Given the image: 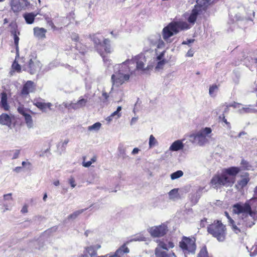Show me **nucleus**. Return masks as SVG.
<instances>
[{
	"label": "nucleus",
	"mask_w": 257,
	"mask_h": 257,
	"mask_svg": "<svg viewBox=\"0 0 257 257\" xmlns=\"http://www.w3.org/2000/svg\"><path fill=\"white\" fill-rule=\"evenodd\" d=\"M133 64V61H125L114 66L113 73L111 77L113 87H118L129 81L135 74V70L132 69L131 66Z\"/></svg>",
	"instance_id": "nucleus-1"
},
{
	"label": "nucleus",
	"mask_w": 257,
	"mask_h": 257,
	"mask_svg": "<svg viewBox=\"0 0 257 257\" xmlns=\"http://www.w3.org/2000/svg\"><path fill=\"white\" fill-rule=\"evenodd\" d=\"M238 167H232L222 170L220 174L214 176L211 180V185L216 189L222 186L229 187L232 186L235 181V177L240 172Z\"/></svg>",
	"instance_id": "nucleus-2"
},
{
	"label": "nucleus",
	"mask_w": 257,
	"mask_h": 257,
	"mask_svg": "<svg viewBox=\"0 0 257 257\" xmlns=\"http://www.w3.org/2000/svg\"><path fill=\"white\" fill-rule=\"evenodd\" d=\"M190 26L185 22L178 21L170 23L162 31L163 39L167 43H171V37L181 30L188 29Z\"/></svg>",
	"instance_id": "nucleus-3"
},
{
	"label": "nucleus",
	"mask_w": 257,
	"mask_h": 257,
	"mask_svg": "<svg viewBox=\"0 0 257 257\" xmlns=\"http://www.w3.org/2000/svg\"><path fill=\"white\" fill-rule=\"evenodd\" d=\"M212 130L210 127H206L196 132L191 133L187 136L189 141L200 146H204L208 142L207 138L212 136Z\"/></svg>",
	"instance_id": "nucleus-4"
},
{
	"label": "nucleus",
	"mask_w": 257,
	"mask_h": 257,
	"mask_svg": "<svg viewBox=\"0 0 257 257\" xmlns=\"http://www.w3.org/2000/svg\"><path fill=\"white\" fill-rule=\"evenodd\" d=\"M179 247L185 257L194 255L197 248L195 238L193 236L187 237L183 236L179 242Z\"/></svg>",
	"instance_id": "nucleus-5"
},
{
	"label": "nucleus",
	"mask_w": 257,
	"mask_h": 257,
	"mask_svg": "<svg viewBox=\"0 0 257 257\" xmlns=\"http://www.w3.org/2000/svg\"><path fill=\"white\" fill-rule=\"evenodd\" d=\"M156 241L158 245L155 250L156 257H177L173 251H169V249L173 248L175 246L172 241L165 242L163 240L160 239H157Z\"/></svg>",
	"instance_id": "nucleus-6"
},
{
	"label": "nucleus",
	"mask_w": 257,
	"mask_h": 257,
	"mask_svg": "<svg viewBox=\"0 0 257 257\" xmlns=\"http://www.w3.org/2000/svg\"><path fill=\"white\" fill-rule=\"evenodd\" d=\"M208 232L213 235L219 241L225 240L226 236L225 226L219 221H215L208 227Z\"/></svg>",
	"instance_id": "nucleus-7"
},
{
	"label": "nucleus",
	"mask_w": 257,
	"mask_h": 257,
	"mask_svg": "<svg viewBox=\"0 0 257 257\" xmlns=\"http://www.w3.org/2000/svg\"><path fill=\"white\" fill-rule=\"evenodd\" d=\"M126 61H133L134 64H131L132 69L135 70V75L136 71L145 72L147 69L148 66L146 67L147 59L145 55L141 54L132 59H128Z\"/></svg>",
	"instance_id": "nucleus-8"
},
{
	"label": "nucleus",
	"mask_w": 257,
	"mask_h": 257,
	"mask_svg": "<svg viewBox=\"0 0 257 257\" xmlns=\"http://www.w3.org/2000/svg\"><path fill=\"white\" fill-rule=\"evenodd\" d=\"M211 0H202V1L199 2V1L197 0L196 2L197 4L195 6V8L192 10L191 13L188 18V21L189 23L194 24L196 21L198 15L200 14L199 12L201 10L204 11L207 6L211 4Z\"/></svg>",
	"instance_id": "nucleus-9"
},
{
	"label": "nucleus",
	"mask_w": 257,
	"mask_h": 257,
	"mask_svg": "<svg viewBox=\"0 0 257 257\" xmlns=\"http://www.w3.org/2000/svg\"><path fill=\"white\" fill-rule=\"evenodd\" d=\"M94 43L97 47V50L101 55V56L103 57L104 61L105 62L108 60L105 58V56L104 55V52L102 51V50H104V52L106 54L110 53L112 51V49L110 47L109 44V40L108 39L104 40L102 43H101L100 40L98 39L97 37H94Z\"/></svg>",
	"instance_id": "nucleus-10"
},
{
	"label": "nucleus",
	"mask_w": 257,
	"mask_h": 257,
	"mask_svg": "<svg viewBox=\"0 0 257 257\" xmlns=\"http://www.w3.org/2000/svg\"><path fill=\"white\" fill-rule=\"evenodd\" d=\"M232 211L233 213L239 215L241 219L245 215L251 212L252 210L249 208L248 204L236 203L233 206Z\"/></svg>",
	"instance_id": "nucleus-11"
},
{
	"label": "nucleus",
	"mask_w": 257,
	"mask_h": 257,
	"mask_svg": "<svg viewBox=\"0 0 257 257\" xmlns=\"http://www.w3.org/2000/svg\"><path fill=\"white\" fill-rule=\"evenodd\" d=\"M11 9L14 13H19L25 10L30 5L28 0H11Z\"/></svg>",
	"instance_id": "nucleus-12"
},
{
	"label": "nucleus",
	"mask_w": 257,
	"mask_h": 257,
	"mask_svg": "<svg viewBox=\"0 0 257 257\" xmlns=\"http://www.w3.org/2000/svg\"><path fill=\"white\" fill-rule=\"evenodd\" d=\"M255 215V212L254 211H252L240 219L238 223V225L241 226H240L241 228L251 227L253 224H254Z\"/></svg>",
	"instance_id": "nucleus-13"
},
{
	"label": "nucleus",
	"mask_w": 257,
	"mask_h": 257,
	"mask_svg": "<svg viewBox=\"0 0 257 257\" xmlns=\"http://www.w3.org/2000/svg\"><path fill=\"white\" fill-rule=\"evenodd\" d=\"M148 232L153 237H161L164 236L168 231V227L165 224L158 226H154L148 229Z\"/></svg>",
	"instance_id": "nucleus-14"
},
{
	"label": "nucleus",
	"mask_w": 257,
	"mask_h": 257,
	"mask_svg": "<svg viewBox=\"0 0 257 257\" xmlns=\"http://www.w3.org/2000/svg\"><path fill=\"white\" fill-rule=\"evenodd\" d=\"M18 111L24 117L27 127L29 129L33 128L34 126V124L32 117L30 114V111L23 106H19L18 108Z\"/></svg>",
	"instance_id": "nucleus-15"
},
{
	"label": "nucleus",
	"mask_w": 257,
	"mask_h": 257,
	"mask_svg": "<svg viewBox=\"0 0 257 257\" xmlns=\"http://www.w3.org/2000/svg\"><path fill=\"white\" fill-rule=\"evenodd\" d=\"M165 53L166 51L164 50L161 53L157 54V56L155 60L157 63L155 68L156 70H159L162 69L165 64L168 62V61L166 60L165 57Z\"/></svg>",
	"instance_id": "nucleus-16"
},
{
	"label": "nucleus",
	"mask_w": 257,
	"mask_h": 257,
	"mask_svg": "<svg viewBox=\"0 0 257 257\" xmlns=\"http://www.w3.org/2000/svg\"><path fill=\"white\" fill-rule=\"evenodd\" d=\"M87 102V100L86 99L81 98L76 102H71L70 103H63V105L65 107L68 109L72 108L74 109H78L85 106Z\"/></svg>",
	"instance_id": "nucleus-17"
},
{
	"label": "nucleus",
	"mask_w": 257,
	"mask_h": 257,
	"mask_svg": "<svg viewBox=\"0 0 257 257\" xmlns=\"http://www.w3.org/2000/svg\"><path fill=\"white\" fill-rule=\"evenodd\" d=\"M152 46H156L157 48H162L165 47V43L161 40L159 35L152 36L149 39Z\"/></svg>",
	"instance_id": "nucleus-18"
},
{
	"label": "nucleus",
	"mask_w": 257,
	"mask_h": 257,
	"mask_svg": "<svg viewBox=\"0 0 257 257\" xmlns=\"http://www.w3.org/2000/svg\"><path fill=\"white\" fill-rule=\"evenodd\" d=\"M101 248V245L99 244H96L91 245L85 248L84 254H89L91 257L97 255V251Z\"/></svg>",
	"instance_id": "nucleus-19"
},
{
	"label": "nucleus",
	"mask_w": 257,
	"mask_h": 257,
	"mask_svg": "<svg viewBox=\"0 0 257 257\" xmlns=\"http://www.w3.org/2000/svg\"><path fill=\"white\" fill-rule=\"evenodd\" d=\"M35 90V85L33 82L28 81L24 85L22 90V94L24 95H28L33 92Z\"/></svg>",
	"instance_id": "nucleus-20"
},
{
	"label": "nucleus",
	"mask_w": 257,
	"mask_h": 257,
	"mask_svg": "<svg viewBox=\"0 0 257 257\" xmlns=\"http://www.w3.org/2000/svg\"><path fill=\"white\" fill-rule=\"evenodd\" d=\"M30 71L31 74H34L39 71L41 67V63L36 59H31L29 62Z\"/></svg>",
	"instance_id": "nucleus-21"
},
{
	"label": "nucleus",
	"mask_w": 257,
	"mask_h": 257,
	"mask_svg": "<svg viewBox=\"0 0 257 257\" xmlns=\"http://www.w3.org/2000/svg\"><path fill=\"white\" fill-rule=\"evenodd\" d=\"M185 139L178 140L174 141L170 146L169 150L171 151H178L184 148V141Z\"/></svg>",
	"instance_id": "nucleus-22"
},
{
	"label": "nucleus",
	"mask_w": 257,
	"mask_h": 257,
	"mask_svg": "<svg viewBox=\"0 0 257 257\" xmlns=\"http://www.w3.org/2000/svg\"><path fill=\"white\" fill-rule=\"evenodd\" d=\"M34 35L38 39H44L46 38L47 30L43 28L35 27L33 29Z\"/></svg>",
	"instance_id": "nucleus-23"
},
{
	"label": "nucleus",
	"mask_w": 257,
	"mask_h": 257,
	"mask_svg": "<svg viewBox=\"0 0 257 257\" xmlns=\"http://www.w3.org/2000/svg\"><path fill=\"white\" fill-rule=\"evenodd\" d=\"M249 181V178L248 177V174L246 173L242 177L240 180L238 181L235 187L237 189H242L247 185Z\"/></svg>",
	"instance_id": "nucleus-24"
},
{
	"label": "nucleus",
	"mask_w": 257,
	"mask_h": 257,
	"mask_svg": "<svg viewBox=\"0 0 257 257\" xmlns=\"http://www.w3.org/2000/svg\"><path fill=\"white\" fill-rule=\"evenodd\" d=\"M0 123L10 127L12 124V118L6 113L0 115Z\"/></svg>",
	"instance_id": "nucleus-25"
},
{
	"label": "nucleus",
	"mask_w": 257,
	"mask_h": 257,
	"mask_svg": "<svg viewBox=\"0 0 257 257\" xmlns=\"http://www.w3.org/2000/svg\"><path fill=\"white\" fill-rule=\"evenodd\" d=\"M129 249L126 246V244H124L118 248L114 253L116 257H123L125 253H128Z\"/></svg>",
	"instance_id": "nucleus-26"
},
{
	"label": "nucleus",
	"mask_w": 257,
	"mask_h": 257,
	"mask_svg": "<svg viewBox=\"0 0 257 257\" xmlns=\"http://www.w3.org/2000/svg\"><path fill=\"white\" fill-rule=\"evenodd\" d=\"M37 15L38 13H26L23 14V17L27 24H32L34 23L35 18Z\"/></svg>",
	"instance_id": "nucleus-27"
},
{
	"label": "nucleus",
	"mask_w": 257,
	"mask_h": 257,
	"mask_svg": "<svg viewBox=\"0 0 257 257\" xmlns=\"http://www.w3.org/2000/svg\"><path fill=\"white\" fill-rule=\"evenodd\" d=\"M1 98L0 104L1 106L5 110H8L9 109V105L7 103V94L5 92L1 93Z\"/></svg>",
	"instance_id": "nucleus-28"
},
{
	"label": "nucleus",
	"mask_w": 257,
	"mask_h": 257,
	"mask_svg": "<svg viewBox=\"0 0 257 257\" xmlns=\"http://www.w3.org/2000/svg\"><path fill=\"white\" fill-rule=\"evenodd\" d=\"M179 189L175 188L168 193L169 199L171 200H176L179 198Z\"/></svg>",
	"instance_id": "nucleus-29"
},
{
	"label": "nucleus",
	"mask_w": 257,
	"mask_h": 257,
	"mask_svg": "<svg viewBox=\"0 0 257 257\" xmlns=\"http://www.w3.org/2000/svg\"><path fill=\"white\" fill-rule=\"evenodd\" d=\"M35 105L37 107L43 111H46L47 108L50 109L52 106V104L51 103H44L42 102H37L35 103Z\"/></svg>",
	"instance_id": "nucleus-30"
},
{
	"label": "nucleus",
	"mask_w": 257,
	"mask_h": 257,
	"mask_svg": "<svg viewBox=\"0 0 257 257\" xmlns=\"http://www.w3.org/2000/svg\"><path fill=\"white\" fill-rule=\"evenodd\" d=\"M245 203L248 204L251 210H252V208H255L257 206V197L253 196L252 198L247 200Z\"/></svg>",
	"instance_id": "nucleus-31"
},
{
	"label": "nucleus",
	"mask_w": 257,
	"mask_h": 257,
	"mask_svg": "<svg viewBox=\"0 0 257 257\" xmlns=\"http://www.w3.org/2000/svg\"><path fill=\"white\" fill-rule=\"evenodd\" d=\"M101 126V123L97 122L92 125H90L88 127L87 129L90 132H97L100 128Z\"/></svg>",
	"instance_id": "nucleus-32"
},
{
	"label": "nucleus",
	"mask_w": 257,
	"mask_h": 257,
	"mask_svg": "<svg viewBox=\"0 0 257 257\" xmlns=\"http://www.w3.org/2000/svg\"><path fill=\"white\" fill-rule=\"evenodd\" d=\"M242 113H254L256 112V110L254 108H252L251 105H245L242 107Z\"/></svg>",
	"instance_id": "nucleus-33"
},
{
	"label": "nucleus",
	"mask_w": 257,
	"mask_h": 257,
	"mask_svg": "<svg viewBox=\"0 0 257 257\" xmlns=\"http://www.w3.org/2000/svg\"><path fill=\"white\" fill-rule=\"evenodd\" d=\"M158 145V141L153 135H151L149 138V146L150 148H152Z\"/></svg>",
	"instance_id": "nucleus-34"
},
{
	"label": "nucleus",
	"mask_w": 257,
	"mask_h": 257,
	"mask_svg": "<svg viewBox=\"0 0 257 257\" xmlns=\"http://www.w3.org/2000/svg\"><path fill=\"white\" fill-rule=\"evenodd\" d=\"M121 106H119L117 107L116 110L114 111L113 113H112L110 115L111 116H112L113 118H115L116 119H118L121 116V113L120 112V111L121 110Z\"/></svg>",
	"instance_id": "nucleus-35"
},
{
	"label": "nucleus",
	"mask_w": 257,
	"mask_h": 257,
	"mask_svg": "<svg viewBox=\"0 0 257 257\" xmlns=\"http://www.w3.org/2000/svg\"><path fill=\"white\" fill-rule=\"evenodd\" d=\"M183 175V172L181 170H178L171 174L170 177L172 180L178 179Z\"/></svg>",
	"instance_id": "nucleus-36"
},
{
	"label": "nucleus",
	"mask_w": 257,
	"mask_h": 257,
	"mask_svg": "<svg viewBox=\"0 0 257 257\" xmlns=\"http://www.w3.org/2000/svg\"><path fill=\"white\" fill-rule=\"evenodd\" d=\"M197 257H208L207 248L205 246H203L200 250Z\"/></svg>",
	"instance_id": "nucleus-37"
},
{
	"label": "nucleus",
	"mask_w": 257,
	"mask_h": 257,
	"mask_svg": "<svg viewBox=\"0 0 257 257\" xmlns=\"http://www.w3.org/2000/svg\"><path fill=\"white\" fill-rule=\"evenodd\" d=\"M218 90V87L216 85H213L211 86L209 88V93L211 96H214L215 95V93L217 92Z\"/></svg>",
	"instance_id": "nucleus-38"
},
{
	"label": "nucleus",
	"mask_w": 257,
	"mask_h": 257,
	"mask_svg": "<svg viewBox=\"0 0 257 257\" xmlns=\"http://www.w3.org/2000/svg\"><path fill=\"white\" fill-rule=\"evenodd\" d=\"M13 35H14V43L16 46L17 52H18V49H19L18 45H19V38L18 36L17 35V32L16 31H15L13 33Z\"/></svg>",
	"instance_id": "nucleus-39"
},
{
	"label": "nucleus",
	"mask_w": 257,
	"mask_h": 257,
	"mask_svg": "<svg viewBox=\"0 0 257 257\" xmlns=\"http://www.w3.org/2000/svg\"><path fill=\"white\" fill-rule=\"evenodd\" d=\"M84 209H81L79 210H77L73 212L72 214L69 215V218L75 219L76 218L78 215H79L80 214H81L83 211Z\"/></svg>",
	"instance_id": "nucleus-40"
},
{
	"label": "nucleus",
	"mask_w": 257,
	"mask_h": 257,
	"mask_svg": "<svg viewBox=\"0 0 257 257\" xmlns=\"http://www.w3.org/2000/svg\"><path fill=\"white\" fill-rule=\"evenodd\" d=\"M13 70L16 71L18 72H20L21 69L20 65L17 62L16 59L12 65Z\"/></svg>",
	"instance_id": "nucleus-41"
},
{
	"label": "nucleus",
	"mask_w": 257,
	"mask_h": 257,
	"mask_svg": "<svg viewBox=\"0 0 257 257\" xmlns=\"http://www.w3.org/2000/svg\"><path fill=\"white\" fill-rule=\"evenodd\" d=\"M241 164L244 169L247 170H250L252 168L251 165L249 164V163L245 160H242Z\"/></svg>",
	"instance_id": "nucleus-42"
},
{
	"label": "nucleus",
	"mask_w": 257,
	"mask_h": 257,
	"mask_svg": "<svg viewBox=\"0 0 257 257\" xmlns=\"http://www.w3.org/2000/svg\"><path fill=\"white\" fill-rule=\"evenodd\" d=\"M22 165L23 167L26 168L27 170H30L32 167L31 163L28 161L22 162Z\"/></svg>",
	"instance_id": "nucleus-43"
},
{
	"label": "nucleus",
	"mask_w": 257,
	"mask_h": 257,
	"mask_svg": "<svg viewBox=\"0 0 257 257\" xmlns=\"http://www.w3.org/2000/svg\"><path fill=\"white\" fill-rule=\"evenodd\" d=\"M257 254V245L252 247L250 250V255L251 256H254Z\"/></svg>",
	"instance_id": "nucleus-44"
},
{
	"label": "nucleus",
	"mask_w": 257,
	"mask_h": 257,
	"mask_svg": "<svg viewBox=\"0 0 257 257\" xmlns=\"http://www.w3.org/2000/svg\"><path fill=\"white\" fill-rule=\"evenodd\" d=\"M68 182L72 188H74L76 186V184L75 183V180L73 177H70V178L68 180Z\"/></svg>",
	"instance_id": "nucleus-45"
},
{
	"label": "nucleus",
	"mask_w": 257,
	"mask_h": 257,
	"mask_svg": "<svg viewBox=\"0 0 257 257\" xmlns=\"http://www.w3.org/2000/svg\"><path fill=\"white\" fill-rule=\"evenodd\" d=\"M20 153L19 150H15L13 152L12 159H16L19 157Z\"/></svg>",
	"instance_id": "nucleus-46"
},
{
	"label": "nucleus",
	"mask_w": 257,
	"mask_h": 257,
	"mask_svg": "<svg viewBox=\"0 0 257 257\" xmlns=\"http://www.w3.org/2000/svg\"><path fill=\"white\" fill-rule=\"evenodd\" d=\"M12 193H9L7 194H5L4 195V200L5 201H12L13 198L12 197Z\"/></svg>",
	"instance_id": "nucleus-47"
},
{
	"label": "nucleus",
	"mask_w": 257,
	"mask_h": 257,
	"mask_svg": "<svg viewBox=\"0 0 257 257\" xmlns=\"http://www.w3.org/2000/svg\"><path fill=\"white\" fill-rule=\"evenodd\" d=\"M145 240V237L142 235H138L135 237L131 241H144Z\"/></svg>",
	"instance_id": "nucleus-48"
},
{
	"label": "nucleus",
	"mask_w": 257,
	"mask_h": 257,
	"mask_svg": "<svg viewBox=\"0 0 257 257\" xmlns=\"http://www.w3.org/2000/svg\"><path fill=\"white\" fill-rule=\"evenodd\" d=\"M222 121L225 123L226 124V127L228 130H230L231 128V126L230 124V123L228 121H227V119L225 118V116L223 115L222 117Z\"/></svg>",
	"instance_id": "nucleus-49"
},
{
	"label": "nucleus",
	"mask_w": 257,
	"mask_h": 257,
	"mask_svg": "<svg viewBox=\"0 0 257 257\" xmlns=\"http://www.w3.org/2000/svg\"><path fill=\"white\" fill-rule=\"evenodd\" d=\"M231 224V225H232V228L233 229V230L236 233H238V232H240V229L239 228H238V227L237 226H236L235 224H234V222H232V223H230Z\"/></svg>",
	"instance_id": "nucleus-50"
},
{
	"label": "nucleus",
	"mask_w": 257,
	"mask_h": 257,
	"mask_svg": "<svg viewBox=\"0 0 257 257\" xmlns=\"http://www.w3.org/2000/svg\"><path fill=\"white\" fill-rule=\"evenodd\" d=\"M46 20L47 21V23L49 24L50 26L52 28H54L55 27L50 19H49V18H46Z\"/></svg>",
	"instance_id": "nucleus-51"
},
{
	"label": "nucleus",
	"mask_w": 257,
	"mask_h": 257,
	"mask_svg": "<svg viewBox=\"0 0 257 257\" xmlns=\"http://www.w3.org/2000/svg\"><path fill=\"white\" fill-rule=\"evenodd\" d=\"M230 106L233 107L237 109L238 108H239L241 106V104L238 103L237 102H234L233 103L231 104Z\"/></svg>",
	"instance_id": "nucleus-52"
},
{
	"label": "nucleus",
	"mask_w": 257,
	"mask_h": 257,
	"mask_svg": "<svg viewBox=\"0 0 257 257\" xmlns=\"http://www.w3.org/2000/svg\"><path fill=\"white\" fill-rule=\"evenodd\" d=\"M194 41V39H189L187 41H184L182 42V44L183 45H189L190 43H193Z\"/></svg>",
	"instance_id": "nucleus-53"
},
{
	"label": "nucleus",
	"mask_w": 257,
	"mask_h": 257,
	"mask_svg": "<svg viewBox=\"0 0 257 257\" xmlns=\"http://www.w3.org/2000/svg\"><path fill=\"white\" fill-rule=\"evenodd\" d=\"M91 164H92V162H91L90 161L86 162H83L82 163V165L84 167H89V166H91Z\"/></svg>",
	"instance_id": "nucleus-54"
},
{
	"label": "nucleus",
	"mask_w": 257,
	"mask_h": 257,
	"mask_svg": "<svg viewBox=\"0 0 257 257\" xmlns=\"http://www.w3.org/2000/svg\"><path fill=\"white\" fill-rule=\"evenodd\" d=\"M21 211L23 213H26L28 212V206L26 205L23 206Z\"/></svg>",
	"instance_id": "nucleus-55"
},
{
	"label": "nucleus",
	"mask_w": 257,
	"mask_h": 257,
	"mask_svg": "<svg viewBox=\"0 0 257 257\" xmlns=\"http://www.w3.org/2000/svg\"><path fill=\"white\" fill-rule=\"evenodd\" d=\"M193 55H194L193 51L192 50H189L186 53V55L187 57H191L193 56Z\"/></svg>",
	"instance_id": "nucleus-56"
},
{
	"label": "nucleus",
	"mask_w": 257,
	"mask_h": 257,
	"mask_svg": "<svg viewBox=\"0 0 257 257\" xmlns=\"http://www.w3.org/2000/svg\"><path fill=\"white\" fill-rule=\"evenodd\" d=\"M118 149L121 154L123 155L125 154V150L122 146H119Z\"/></svg>",
	"instance_id": "nucleus-57"
},
{
	"label": "nucleus",
	"mask_w": 257,
	"mask_h": 257,
	"mask_svg": "<svg viewBox=\"0 0 257 257\" xmlns=\"http://www.w3.org/2000/svg\"><path fill=\"white\" fill-rule=\"evenodd\" d=\"M138 117H134L132 118L131 121V125L134 124L138 120Z\"/></svg>",
	"instance_id": "nucleus-58"
},
{
	"label": "nucleus",
	"mask_w": 257,
	"mask_h": 257,
	"mask_svg": "<svg viewBox=\"0 0 257 257\" xmlns=\"http://www.w3.org/2000/svg\"><path fill=\"white\" fill-rule=\"evenodd\" d=\"M140 150L138 148H135L133 149V150L132 152V154L133 155H136L139 152Z\"/></svg>",
	"instance_id": "nucleus-59"
},
{
	"label": "nucleus",
	"mask_w": 257,
	"mask_h": 257,
	"mask_svg": "<svg viewBox=\"0 0 257 257\" xmlns=\"http://www.w3.org/2000/svg\"><path fill=\"white\" fill-rule=\"evenodd\" d=\"M102 257H116L114 253H108L106 255H102Z\"/></svg>",
	"instance_id": "nucleus-60"
},
{
	"label": "nucleus",
	"mask_w": 257,
	"mask_h": 257,
	"mask_svg": "<svg viewBox=\"0 0 257 257\" xmlns=\"http://www.w3.org/2000/svg\"><path fill=\"white\" fill-rule=\"evenodd\" d=\"M225 214L226 216L227 217V218L229 219V221L230 223H232L234 222V221L230 217L228 213L227 212H225Z\"/></svg>",
	"instance_id": "nucleus-61"
},
{
	"label": "nucleus",
	"mask_w": 257,
	"mask_h": 257,
	"mask_svg": "<svg viewBox=\"0 0 257 257\" xmlns=\"http://www.w3.org/2000/svg\"><path fill=\"white\" fill-rule=\"evenodd\" d=\"M22 167H17L14 169V171L17 173H19L21 171Z\"/></svg>",
	"instance_id": "nucleus-62"
},
{
	"label": "nucleus",
	"mask_w": 257,
	"mask_h": 257,
	"mask_svg": "<svg viewBox=\"0 0 257 257\" xmlns=\"http://www.w3.org/2000/svg\"><path fill=\"white\" fill-rule=\"evenodd\" d=\"M113 118V117L112 116H111V115H110L109 116H107L105 119L106 121L110 122L112 120Z\"/></svg>",
	"instance_id": "nucleus-63"
},
{
	"label": "nucleus",
	"mask_w": 257,
	"mask_h": 257,
	"mask_svg": "<svg viewBox=\"0 0 257 257\" xmlns=\"http://www.w3.org/2000/svg\"><path fill=\"white\" fill-rule=\"evenodd\" d=\"M254 196L257 197V186L255 187L254 190Z\"/></svg>",
	"instance_id": "nucleus-64"
}]
</instances>
